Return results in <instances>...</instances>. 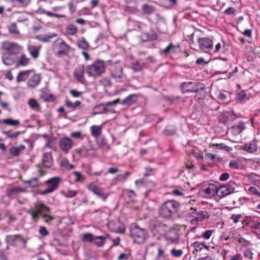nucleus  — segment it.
I'll use <instances>...</instances> for the list:
<instances>
[{
	"label": "nucleus",
	"instance_id": "obj_57",
	"mask_svg": "<svg viewBox=\"0 0 260 260\" xmlns=\"http://www.w3.org/2000/svg\"><path fill=\"white\" fill-rule=\"evenodd\" d=\"M70 94L74 98H79L81 96L83 92L78 91L76 89H70L69 90Z\"/></svg>",
	"mask_w": 260,
	"mask_h": 260
},
{
	"label": "nucleus",
	"instance_id": "obj_51",
	"mask_svg": "<svg viewBox=\"0 0 260 260\" xmlns=\"http://www.w3.org/2000/svg\"><path fill=\"white\" fill-rule=\"evenodd\" d=\"M144 64L140 63L139 61H136L133 63L132 69L135 72H137L140 71L143 68Z\"/></svg>",
	"mask_w": 260,
	"mask_h": 260
},
{
	"label": "nucleus",
	"instance_id": "obj_6",
	"mask_svg": "<svg viewBox=\"0 0 260 260\" xmlns=\"http://www.w3.org/2000/svg\"><path fill=\"white\" fill-rule=\"evenodd\" d=\"M61 180V177L55 176L52 177L45 181V184L47 185L46 189L43 190H40L39 193L41 195H46L53 192L56 190Z\"/></svg>",
	"mask_w": 260,
	"mask_h": 260
},
{
	"label": "nucleus",
	"instance_id": "obj_13",
	"mask_svg": "<svg viewBox=\"0 0 260 260\" xmlns=\"http://www.w3.org/2000/svg\"><path fill=\"white\" fill-rule=\"evenodd\" d=\"M198 43L200 49L204 52H209L213 48V41L208 38H199Z\"/></svg>",
	"mask_w": 260,
	"mask_h": 260
},
{
	"label": "nucleus",
	"instance_id": "obj_48",
	"mask_svg": "<svg viewBox=\"0 0 260 260\" xmlns=\"http://www.w3.org/2000/svg\"><path fill=\"white\" fill-rule=\"evenodd\" d=\"M8 28L9 32L11 34L15 35L19 34V31L16 23H11L8 26Z\"/></svg>",
	"mask_w": 260,
	"mask_h": 260
},
{
	"label": "nucleus",
	"instance_id": "obj_58",
	"mask_svg": "<svg viewBox=\"0 0 260 260\" xmlns=\"http://www.w3.org/2000/svg\"><path fill=\"white\" fill-rule=\"evenodd\" d=\"M210 147H213L215 148L216 149H222L225 150H227L228 147L225 146L224 144L220 143V144H212V145H210Z\"/></svg>",
	"mask_w": 260,
	"mask_h": 260
},
{
	"label": "nucleus",
	"instance_id": "obj_4",
	"mask_svg": "<svg viewBox=\"0 0 260 260\" xmlns=\"http://www.w3.org/2000/svg\"><path fill=\"white\" fill-rule=\"evenodd\" d=\"M110 63V70L111 75L116 82H122L126 80V75L123 73V67L119 63V61L112 62L111 60L108 61Z\"/></svg>",
	"mask_w": 260,
	"mask_h": 260
},
{
	"label": "nucleus",
	"instance_id": "obj_37",
	"mask_svg": "<svg viewBox=\"0 0 260 260\" xmlns=\"http://www.w3.org/2000/svg\"><path fill=\"white\" fill-rule=\"evenodd\" d=\"M77 32L78 28L73 24H70L68 25L66 28V32L69 35L74 36Z\"/></svg>",
	"mask_w": 260,
	"mask_h": 260
},
{
	"label": "nucleus",
	"instance_id": "obj_20",
	"mask_svg": "<svg viewBox=\"0 0 260 260\" xmlns=\"http://www.w3.org/2000/svg\"><path fill=\"white\" fill-rule=\"evenodd\" d=\"M245 128L244 123L242 121L235 123L231 127V132L234 136L240 134Z\"/></svg>",
	"mask_w": 260,
	"mask_h": 260
},
{
	"label": "nucleus",
	"instance_id": "obj_56",
	"mask_svg": "<svg viewBox=\"0 0 260 260\" xmlns=\"http://www.w3.org/2000/svg\"><path fill=\"white\" fill-rule=\"evenodd\" d=\"M249 192L251 194L260 197V191L254 186H251L248 188Z\"/></svg>",
	"mask_w": 260,
	"mask_h": 260
},
{
	"label": "nucleus",
	"instance_id": "obj_50",
	"mask_svg": "<svg viewBox=\"0 0 260 260\" xmlns=\"http://www.w3.org/2000/svg\"><path fill=\"white\" fill-rule=\"evenodd\" d=\"M94 237L91 233H85L84 234L82 238V241L83 242H93L94 240Z\"/></svg>",
	"mask_w": 260,
	"mask_h": 260
},
{
	"label": "nucleus",
	"instance_id": "obj_60",
	"mask_svg": "<svg viewBox=\"0 0 260 260\" xmlns=\"http://www.w3.org/2000/svg\"><path fill=\"white\" fill-rule=\"evenodd\" d=\"M39 234L43 236H47L49 233L45 226H40L39 230Z\"/></svg>",
	"mask_w": 260,
	"mask_h": 260
},
{
	"label": "nucleus",
	"instance_id": "obj_35",
	"mask_svg": "<svg viewBox=\"0 0 260 260\" xmlns=\"http://www.w3.org/2000/svg\"><path fill=\"white\" fill-rule=\"evenodd\" d=\"M77 45L79 48L83 50H87L89 48L88 43L84 37L78 39L77 42Z\"/></svg>",
	"mask_w": 260,
	"mask_h": 260
},
{
	"label": "nucleus",
	"instance_id": "obj_12",
	"mask_svg": "<svg viewBox=\"0 0 260 260\" xmlns=\"http://www.w3.org/2000/svg\"><path fill=\"white\" fill-rule=\"evenodd\" d=\"M119 103V99H117L114 101L108 102L104 104H101L95 106L93 108V114L98 115L103 114L108 112V109L106 107V106H111L112 105H116Z\"/></svg>",
	"mask_w": 260,
	"mask_h": 260
},
{
	"label": "nucleus",
	"instance_id": "obj_17",
	"mask_svg": "<svg viewBox=\"0 0 260 260\" xmlns=\"http://www.w3.org/2000/svg\"><path fill=\"white\" fill-rule=\"evenodd\" d=\"M217 185L210 183L202 188V192L204 193L206 198L214 197L216 194Z\"/></svg>",
	"mask_w": 260,
	"mask_h": 260
},
{
	"label": "nucleus",
	"instance_id": "obj_30",
	"mask_svg": "<svg viewBox=\"0 0 260 260\" xmlns=\"http://www.w3.org/2000/svg\"><path fill=\"white\" fill-rule=\"evenodd\" d=\"M90 131L92 136L99 137L102 133V125H93L90 127Z\"/></svg>",
	"mask_w": 260,
	"mask_h": 260
},
{
	"label": "nucleus",
	"instance_id": "obj_5",
	"mask_svg": "<svg viewBox=\"0 0 260 260\" xmlns=\"http://www.w3.org/2000/svg\"><path fill=\"white\" fill-rule=\"evenodd\" d=\"M52 49L56 56L61 57L67 55L71 50V47L61 38H58L52 44Z\"/></svg>",
	"mask_w": 260,
	"mask_h": 260
},
{
	"label": "nucleus",
	"instance_id": "obj_28",
	"mask_svg": "<svg viewBox=\"0 0 260 260\" xmlns=\"http://www.w3.org/2000/svg\"><path fill=\"white\" fill-rule=\"evenodd\" d=\"M196 210L193 208L190 209V214L192 216L194 217L195 220L197 221H201L204 219L206 217V212L201 211L200 212H196Z\"/></svg>",
	"mask_w": 260,
	"mask_h": 260
},
{
	"label": "nucleus",
	"instance_id": "obj_36",
	"mask_svg": "<svg viewBox=\"0 0 260 260\" xmlns=\"http://www.w3.org/2000/svg\"><path fill=\"white\" fill-rule=\"evenodd\" d=\"M24 132H22L20 131H13V130H10L8 131H3L2 133L4 134L8 138L10 139H16L21 134L23 133Z\"/></svg>",
	"mask_w": 260,
	"mask_h": 260
},
{
	"label": "nucleus",
	"instance_id": "obj_52",
	"mask_svg": "<svg viewBox=\"0 0 260 260\" xmlns=\"http://www.w3.org/2000/svg\"><path fill=\"white\" fill-rule=\"evenodd\" d=\"M42 13L44 14H45L46 15H47V16H49V17H57V18H66V16L64 15H61V14H55V13H52L51 12H49V11H45V10H43L42 11Z\"/></svg>",
	"mask_w": 260,
	"mask_h": 260
},
{
	"label": "nucleus",
	"instance_id": "obj_42",
	"mask_svg": "<svg viewBox=\"0 0 260 260\" xmlns=\"http://www.w3.org/2000/svg\"><path fill=\"white\" fill-rule=\"evenodd\" d=\"M176 128L174 126H168L163 130L162 134L166 136L173 135L176 133Z\"/></svg>",
	"mask_w": 260,
	"mask_h": 260
},
{
	"label": "nucleus",
	"instance_id": "obj_39",
	"mask_svg": "<svg viewBox=\"0 0 260 260\" xmlns=\"http://www.w3.org/2000/svg\"><path fill=\"white\" fill-rule=\"evenodd\" d=\"M206 159L210 163H213L220 160V157L214 153H207L205 154Z\"/></svg>",
	"mask_w": 260,
	"mask_h": 260
},
{
	"label": "nucleus",
	"instance_id": "obj_43",
	"mask_svg": "<svg viewBox=\"0 0 260 260\" xmlns=\"http://www.w3.org/2000/svg\"><path fill=\"white\" fill-rule=\"evenodd\" d=\"M73 175L75 176L74 181L75 182L83 183L85 179V176L82 175L80 172L74 171Z\"/></svg>",
	"mask_w": 260,
	"mask_h": 260
},
{
	"label": "nucleus",
	"instance_id": "obj_49",
	"mask_svg": "<svg viewBox=\"0 0 260 260\" xmlns=\"http://www.w3.org/2000/svg\"><path fill=\"white\" fill-rule=\"evenodd\" d=\"M9 241H15L16 240H20L24 244L27 243V239L22 237L20 235H10L7 237Z\"/></svg>",
	"mask_w": 260,
	"mask_h": 260
},
{
	"label": "nucleus",
	"instance_id": "obj_16",
	"mask_svg": "<svg viewBox=\"0 0 260 260\" xmlns=\"http://www.w3.org/2000/svg\"><path fill=\"white\" fill-rule=\"evenodd\" d=\"M73 146V142L71 138L66 137L60 139L59 147L64 154H67Z\"/></svg>",
	"mask_w": 260,
	"mask_h": 260
},
{
	"label": "nucleus",
	"instance_id": "obj_53",
	"mask_svg": "<svg viewBox=\"0 0 260 260\" xmlns=\"http://www.w3.org/2000/svg\"><path fill=\"white\" fill-rule=\"evenodd\" d=\"M171 254L175 257H179L183 254V251L181 249H176L173 248L170 250Z\"/></svg>",
	"mask_w": 260,
	"mask_h": 260
},
{
	"label": "nucleus",
	"instance_id": "obj_26",
	"mask_svg": "<svg viewBox=\"0 0 260 260\" xmlns=\"http://www.w3.org/2000/svg\"><path fill=\"white\" fill-rule=\"evenodd\" d=\"M109 237L108 235L105 236H94L93 244L98 247H103L106 243V239Z\"/></svg>",
	"mask_w": 260,
	"mask_h": 260
},
{
	"label": "nucleus",
	"instance_id": "obj_18",
	"mask_svg": "<svg viewBox=\"0 0 260 260\" xmlns=\"http://www.w3.org/2000/svg\"><path fill=\"white\" fill-rule=\"evenodd\" d=\"M24 191L20 186L9 185L6 190V195L10 198H15L18 194Z\"/></svg>",
	"mask_w": 260,
	"mask_h": 260
},
{
	"label": "nucleus",
	"instance_id": "obj_62",
	"mask_svg": "<svg viewBox=\"0 0 260 260\" xmlns=\"http://www.w3.org/2000/svg\"><path fill=\"white\" fill-rule=\"evenodd\" d=\"M101 82L105 86L109 87L112 85L110 79L108 78H105L101 80Z\"/></svg>",
	"mask_w": 260,
	"mask_h": 260
},
{
	"label": "nucleus",
	"instance_id": "obj_10",
	"mask_svg": "<svg viewBox=\"0 0 260 260\" xmlns=\"http://www.w3.org/2000/svg\"><path fill=\"white\" fill-rule=\"evenodd\" d=\"M87 188L97 197L101 198L103 201H106L109 196V194L105 193L103 189L100 188L93 182L89 183L87 185Z\"/></svg>",
	"mask_w": 260,
	"mask_h": 260
},
{
	"label": "nucleus",
	"instance_id": "obj_22",
	"mask_svg": "<svg viewBox=\"0 0 260 260\" xmlns=\"http://www.w3.org/2000/svg\"><path fill=\"white\" fill-rule=\"evenodd\" d=\"M53 162V157L51 153L45 152L43 155L42 164L44 168H50Z\"/></svg>",
	"mask_w": 260,
	"mask_h": 260
},
{
	"label": "nucleus",
	"instance_id": "obj_47",
	"mask_svg": "<svg viewBox=\"0 0 260 260\" xmlns=\"http://www.w3.org/2000/svg\"><path fill=\"white\" fill-rule=\"evenodd\" d=\"M142 9L143 12L147 15L151 14L155 11V8L153 6L147 4L143 5Z\"/></svg>",
	"mask_w": 260,
	"mask_h": 260
},
{
	"label": "nucleus",
	"instance_id": "obj_7",
	"mask_svg": "<svg viewBox=\"0 0 260 260\" xmlns=\"http://www.w3.org/2000/svg\"><path fill=\"white\" fill-rule=\"evenodd\" d=\"M130 235L136 243H140L143 242L144 240V229L139 227L136 223H133L131 224Z\"/></svg>",
	"mask_w": 260,
	"mask_h": 260
},
{
	"label": "nucleus",
	"instance_id": "obj_21",
	"mask_svg": "<svg viewBox=\"0 0 260 260\" xmlns=\"http://www.w3.org/2000/svg\"><path fill=\"white\" fill-rule=\"evenodd\" d=\"M41 48L42 46L41 45H29L27 47V50L32 58H37L39 57Z\"/></svg>",
	"mask_w": 260,
	"mask_h": 260
},
{
	"label": "nucleus",
	"instance_id": "obj_55",
	"mask_svg": "<svg viewBox=\"0 0 260 260\" xmlns=\"http://www.w3.org/2000/svg\"><path fill=\"white\" fill-rule=\"evenodd\" d=\"M70 136L72 138L80 140H83L84 137V136L82 134V132L80 131L72 132L70 134Z\"/></svg>",
	"mask_w": 260,
	"mask_h": 260
},
{
	"label": "nucleus",
	"instance_id": "obj_61",
	"mask_svg": "<svg viewBox=\"0 0 260 260\" xmlns=\"http://www.w3.org/2000/svg\"><path fill=\"white\" fill-rule=\"evenodd\" d=\"M213 233V230H207L204 233H203L202 237L206 239H209L211 237Z\"/></svg>",
	"mask_w": 260,
	"mask_h": 260
},
{
	"label": "nucleus",
	"instance_id": "obj_45",
	"mask_svg": "<svg viewBox=\"0 0 260 260\" xmlns=\"http://www.w3.org/2000/svg\"><path fill=\"white\" fill-rule=\"evenodd\" d=\"M11 2L19 7H26L30 2V0H11Z\"/></svg>",
	"mask_w": 260,
	"mask_h": 260
},
{
	"label": "nucleus",
	"instance_id": "obj_9",
	"mask_svg": "<svg viewBox=\"0 0 260 260\" xmlns=\"http://www.w3.org/2000/svg\"><path fill=\"white\" fill-rule=\"evenodd\" d=\"M3 49L8 52V54L16 55L21 51L22 47L16 43L6 42L4 43Z\"/></svg>",
	"mask_w": 260,
	"mask_h": 260
},
{
	"label": "nucleus",
	"instance_id": "obj_19",
	"mask_svg": "<svg viewBox=\"0 0 260 260\" xmlns=\"http://www.w3.org/2000/svg\"><path fill=\"white\" fill-rule=\"evenodd\" d=\"M26 149L24 145L21 144L17 146H11L9 150V154L13 157H18Z\"/></svg>",
	"mask_w": 260,
	"mask_h": 260
},
{
	"label": "nucleus",
	"instance_id": "obj_54",
	"mask_svg": "<svg viewBox=\"0 0 260 260\" xmlns=\"http://www.w3.org/2000/svg\"><path fill=\"white\" fill-rule=\"evenodd\" d=\"M145 172L144 174V177H147L151 175H154L155 174L156 169L155 168H152L150 167H147L145 169Z\"/></svg>",
	"mask_w": 260,
	"mask_h": 260
},
{
	"label": "nucleus",
	"instance_id": "obj_40",
	"mask_svg": "<svg viewBox=\"0 0 260 260\" xmlns=\"http://www.w3.org/2000/svg\"><path fill=\"white\" fill-rule=\"evenodd\" d=\"M2 122L7 125L18 126L20 124V121L18 120L13 119L12 118H6L2 120Z\"/></svg>",
	"mask_w": 260,
	"mask_h": 260
},
{
	"label": "nucleus",
	"instance_id": "obj_44",
	"mask_svg": "<svg viewBox=\"0 0 260 260\" xmlns=\"http://www.w3.org/2000/svg\"><path fill=\"white\" fill-rule=\"evenodd\" d=\"M27 103L31 109L35 110L37 111H40V106L39 105L36 100L34 99H30L28 100Z\"/></svg>",
	"mask_w": 260,
	"mask_h": 260
},
{
	"label": "nucleus",
	"instance_id": "obj_11",
	"mask_svg": "<svg viewBox=\"0 0 260 260\" xmlns=\"http://www.w3.org/2000/svg\"><path fill=\"white\" fill-rule=\"evenodd\" d=\"M85 68L84 65L80 64L75 68L74 70L73 75L74 79L81 84L85 83V78L84 77V72Z\"/></svg>",
	"mask_w": 260,
	"mask_h": 260
},
{
	"label": "nucleus",
	"instance_id": "obj_32",
	"mask_svg": "<svg viewBox=\"0 0 260 260\" xmlns=\"http://www.w3.org/2000/svg\"><path fill=\"white\" fill-rule=\"evenodd\" d=\"M228 195V186L223 185L219 186L217 185L216 196L220 199L223 198Z\"/></svg>",
	"mask_w": 260,
	"mask_h": 260
},
{
	"label": "nucleus",
	"instance_id": "obj_25",
	"mask_svg": "<svg viewBox=\"0 0 260 260\" xmlns=\"http://www.w3.org/2000/svg\"><path fill=\"white\" fill-rule=\"evenodd\" d=\"M41 77L39 74H35L27 81V86L30 88H35L40 83Z\"/></svg>",
	"mask_w": 260,
	"mask_h": 260
},
{
	"label": "nucleus",
	"instance_id": "obj_41",
	"mask_svg": "<svg viewBox=\"0 0 260 260\" xmlns=\"http://www.w3.org/2000/svg\"><path fill=\"white\" fill-rule=\"evenodd\" d=\"M142 39L144 41L156 40L157 38L156 34L153 32L151 35L147 33H143L142 35Z\"/></svg>",
	"mask_w": 260,
	"mask_h": 260
},
{
	"label": "nucleus",
	"instance_id": "obj_34",
	"mask_svg": "<svg viewBox=\"0 0 260 260\" xmlns=\"http://www.w3.org/2000/svg\"><path fill=\"white\" fill-rule=\"evenodd\" d=\"M30 72L31 71L29 70L19 72L16 77L17 82H21L25 81L29 77Z\"/></svg>",
	"mask_w": 260,
	"mask_h": 260
},
{
	"label": "nucleus",
	"instance_id": "obj_46",
	"mask_svg": "<svg viewBox=\"0 0 260 260\" xmlns=\"http://www.w3.org/2000/svg\"><path fill=\"white\" fill-rule=\"evenodd\" d=\"M29 60L30 59L27 58L24 54H23L18 60V65L23 67L26 66L28 64Z\"/></svg>",
	"mask_w": 260,
	"mask_h": 260
},
{
	"label": "nucleus",
	"instance_id": "obj_14",
	"mask_svg": "<svg viewBox=\"0 0 260 260\" xmlns=\"http://www.w3.org/2000/svg\"><path fill=\"white\" fill-rule=\"evenodd\" d=\"M165 239L170 244H177L179 241L178 232L174 228H170L166 234Z\"/></svg>",
	"mask_w": 260,
	"mask_h": 260
},
{
	"label": "nucleus",
	"instance_id": "obj_29",
	"mask_svg": "<svg viewBox=\"0 0 260 260\" xmlns=\"http://www.w3.org/2000/svg\"><path fill=\"white\" fill-rule=\"evenodd\" d=\"M137 99V95L136 94H131L124 98L120 104L122 105H132L134 104Z\"/></svg>",
	"mask_w": 260,
	"mask_h": 260
},
{
	"label": "nucleus",
	"instance_id": "obj_2",
	"mask_svg": "<svg viewBox=\"0 0 260 260\" xmlns=\"http://www.w3.org/2000/svg\"><path fill=\"white\" fill-rule=\"evenodd\" d=\"M180 206V203L175 200H168L159 206L158 215L165 220H171L178 212Z\"/></svg>",
	"mask_w": 260,
	"mask_h": 260
},
{
	"label": "nucleus",
	"instance_id": "obj_27",
	"mask_svg": "<svg viewBox=\"0 0 260 260\" xmlns=\"http://www.w3.org/2000/svg\"><path fill=\"white\" fill-rule=\"evenodd\" d=\"M57 36V34L55 33H52L50 35L41 34L36 36L35 38L43 43H47L50 42L51 39Z\"/></svg>",
	"mask_w": 260,
	"mask_h": 260
},
{
	"label": "nucleus",
	"instance_id": "obj_63",
	"mask_svg": "<svg viewBox=\"0 0 260 260\" xmlns=\"http://www.w3.org/2000/svg\"><path fill=\"white\" fill-rule=\"evenodd\" d=\"M38 179L37 178H34L32 180L27 181V183L31 187H36L37 186Z\"/></svg>",
	"mask_w": 260,
	"mask_h": 260
},
{
	"label": "nucleus",
	"instance_id": "obj_24",
	"mask_svg": "<svg viewBox=\"0 0 260 260\" xmlns=\"http://www.w3.org/2000/svg\"><path fill=\"white\" fill-rule=\"evenodd\" d=\"M3 63L6 66H12L17 60L16 55L11 54H5L2 56Z\"/></svg>",
	"mask_w": 260,
	"mask_h": 260
},
{
	"label": "nucleus",
	"instance_id": "obj_33",
	"mask_svg": "<svg viewBox=\"0 0 260 260\" xmlns=\"http://www.w3.org/2000/svg\"><path fill=\"white\" fill-rule=\"evenodd\" d=\"M180 46L173 45L172 43L169 44L162 51V52L167 55L169 54L170 51L176 53L179 51Z\"/></svg>",
	"mask_w": 260,
	"mask_h": 260
},
{
	"label": "nucleus",
	"instance_id": "obj_15",
	"mask_svg": "<svg viewBox=\"0 0 260 260\" xmlns=\"http://www.w3.org/2000/svg\"><path fill=\"white\" fill-rule=\"evenodd\" d=\"M180 88L183 93H198L199 91L196 83L191 81L182 83L180 85Z\"/></svg>",
	"mask_w": 260,
	"mask_h": 260
},
{
	"label": "nucleus",
	"instance_id": "obj_1",
	"mask_svg": "<svg viewBox=\"0 0 260 260\" xmlns=\"http://www.w3.org/2000/svg\"><path fill=\"white\" fill-rule=\"evenodd\" d=\"M27 214L31 216L32 221L37 222L40 219V215L44 219L45 223L50 225L54 220V217L48 213H50V208L42 202L36 203L34 207L26 211Z\"/></svg>",
	"mask_w": 260,
	"mask_h": 260
},
{
	"label": "nucleus",
	"instance_id": "obj_64",
	"mask_svg": "<svg viewBox=\"0 0 260 260\" xmlns=\"http://www.w3.org/2000/svg\"><path fill=\"white\" fill-rule=\"evenodd\" d=\"M241 217L242 215L241 214H233L231 219L234 223H237Z\"/></svg>",
	"mask_w": 260,
	"mask_h": 260
},
{
	"label": "nucleus",
	"instance_id": "obj_38",
	"mask_svg": "<svg viewBox=\"0 0 260 260\" xmlns=\"http://www.w3.org/2000/svg\"><path fill=\"white\" fill-rule=\"evenodd\" d=\"M78 193V191L69 189L61 191V194L67 198H73L76 197Z\"/></svg>",
	"mask_w": 260,
	"mask_h": 260
},
{
	"label": "nucleus",
	"instance_id": "obj_3",
	"mask_svg": "<svg viewBox=\"0 0 260 260\" xmlns=\"http://www.w3.org/2000/svg\"><path fill=\"white\" fill-rule=\"evenodd\" d=\"M106 65L105 62L98 59L92 64L88 65L85 68V71L89 77L96 78L100 76L105 72Z\"/></svg>",
	"mask_w": 260,
	"mask_h": 260
},
{
	"label": "nucleus",
	"instance_id": "obj_23",
	"mask_svg": "<svg viewBox=\"0 0 260 260\" xmlns=\"http://www.w3.org/2000/svg\"><path fill=\"white\" fill-rule=\"evenodd\" d=\"M115 224L113 221H110L108 223V226L110 230L111 231L118 233L124 234L125 232V228L123 224H121L116 227H113Z\"/></svg>",
	"mask_w": 260,
	"mask_h": 260
},
{
	"label": "nucleus",
	"instance_id": "obj_59",
	"mask_svg": "<svg viewBox=\"0 0 260 260\" xmlns=\"http://www.w3.org/2000/svg\"><path fill=\"white\" fill-rule=\"evenodd\" d=\"M131 256L130 252L127 253H121L117 257L118 260H127Z\"/></svg>",
	"mask_w": 260,
	"mask_h": 260
},
{
	"label": "nucleus",
	"instance_id": "obj_31",
	"mask_svg": "<svg viewBox=\"0 0 260 260\" xmlns=\"http://www.w3.org/2000/svg\"><path fill=\"white\" fill-rule=\"evenodd\" d=\"M242 149L248 153H254L257 151V146L255 143L246 144L241 146Z\"/></svg>",
	"mask_w": 260,
	"mask_h": 260
},
{
	"label": "nucleus",
	"instance_id": "obj_8",
	"mask_svg": "<svg viewBox=\"0 0 260 260\" xmlns=\"http://www.w3.org/2000/svg\"><path fill=\"white\" fill-rule=\"evenodd\" d=\"M190 246L193 248L192 254L196 256L206 254V252L209 250V246L204 242L196 241L191 243Z\"/></svg>",
	"mask_w": 260,
	"mask_h": 260
}]
</instances>
